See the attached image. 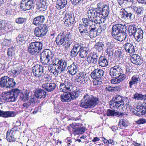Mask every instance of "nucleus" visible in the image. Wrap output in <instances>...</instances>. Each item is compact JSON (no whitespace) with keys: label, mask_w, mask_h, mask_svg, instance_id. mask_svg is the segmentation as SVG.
Wrapping results in <instances>:
<instances>
[{"label":"nucleus","mask_w":146,"mask_h":146,"mask_svg":"<svg viewBox=\"0 0 146 146\" xmlns=\"http://www.w3.org/2000/svg\"><path fill=\"white\" fill-rule=\"evenodd\" d=\"M88 19L84 18L82 19L83 24L88 23L92 25H96L98 23L104 22V20H102L101 18L100 12L95 8H90L87 11Z\"/></svg>","instance_id":"obj_1"},{"label":"nucleus","mask_w":146,"mask_h":146,"mask_svg":"<svg viewBox=\"0 0 146 146\" xmlns=\"http://www.w3.org/2000/svg\"><path fill=\"white\" fill-rule=\"evenodd\" d=\"M96 25H92L88 23L80 24L78 29L81 35L85 38L90 37V38L95 37L97 36V33L95 27Z\"/></svg>","instance_id":"obj_2"},{"label":"nucleus","mask_w":146,"mask_h":146,"mask_svg":"<svg viewBox=\"0 0 146 146\" xmlns=\"http://www.w3.org/2000/svg\"><path fill=\"white\" fill-rule=\"evenodd\" d=\"M98 101V98L96 97L86 94L81 100L80 106L85 109L91 108L96 105Z\"/></svg>","instance_id":"obj_3"},{"label":"nucleus","mask_w":146,"mask_h":146,"mask_svg":"<svg viewBox=\"0 0 146 146\" xmlns=\"http://www.w3.org/2000/svg\"><path fill=\"white\" fill-rule=\"evenodd\" d=\"M19 90L16 88L9 92H4L1 95V99L7 102H13L16 100Z\"/></svg>","instance_id":"obj_4"},{"label":"nucleus","mask_w":146,"mask_h":146,"mask_svg":"<svg viewBox=\"0 0 146 146\" xmlns=\"http://www.w3.org/2000/svg\"><path fill=\"white\" fill-rule=\"evenodd\" d=\"M105 72L102 69H96L94 70L90 74L92 78L95 80L93 84L97 86L101 84L102 81V78L104 77Z\"/></svg>","instance_id":"obj_5"},{"label":"nucleus","mask_w":146,"mask_h":146,"mask_svg":"<svg viewBox=\"0 0 146 146\" xmlns=\"http://www.w3.org/2000/svg\"><path fill=\"white\" fill-rule=\"evenodd\" d=\"M41 62L44 64H49L54 57L52 51L49 49H45L40 54Z\"/></svg>","instance_id":"obj_6"},{"label":"nucleus","mask_w":146,"mask_h":146,"mask_svg":"<svg viewBox=\"0 0 146 146\" xmlns=\"http://www.w3.org/2000/svg\"><path fill=\"white\" fill-rule=\"evenodd\" d=\"M42 46L43 44L41 42H32L28 47V51L32 55L37 54L40 51Z\"/></svg>","instance_id":"obj_7"},{"label":"nucleus","mask_w":146,"mask_h":146,"mask_svg":"<svg viewBox=\"0 0 146 146\" xmlns=\"http://www.w3.org/2000/svg\"><path fill=\"white\" fill-rule=\"evenodd\" d=\"M55 41L58 45H63L66 48H69L71 43L68 40L65 39V34L64 32L60 33L57 36Z\"/></svg>","instance_id":"obj_8"},{"label":"nucleus","mask_w":146,"mask_h":146,"mask_svg":"<svg viewBox=\"0 0 146 146\" xmlns=\"http://www.w3.org/2000/svg\"><path fill=\"white\" fill-rule=\"evenodd\" d=\"M73 85L68 80H65L63 82L60 83L59 86V90L61 92H66L73 90Z\"/></svg>","instance_id":"obj_9"},{"label":"nucleus","mask_w":146,"mask_h":146,"mask_svg":"<svg viewBox=\"0 0 146 146\" xmlns=\"http://www.w3.org/2000/svg\"><path fill=\"white\" fill-rule=\"evenodd\" d=\"M35 3L34 0H22L20 4V8L24 11L30 10L33 8Z\"/></svg>","instance_id":"obj_10"},{"label":"nucleus","mask_w":146,"mask_h":146,"mask_svg":"<svg viewBox=\"0 0 146 146\" xmlns=\"http://www.w3.org/2000/svg\"><path fill=\"white\" fill-rule=\"evenodd\" d=\"M48 27L46 26H44L40 28L38 27H36L34 31L35 35L38 37H42L45 35L47 33Z\"/></svg>","instance_id":"obj_11"},{"label":"nucleus","mask_w":146,"mask_h":146,"mask_svg":"<svg viewBox=\"0 0 146 146\" xmlns=\"http://www.w3.org/2000/svg\"><path fill=\"white\" fill-rule=\"evenodd\" d=\"M17 131V128L16 127H13L11 130L8 131L6 137L7 140L10 142L15 141L16 139L15 134Z\"/></svg>","instance_id":"obj_12"},{"label":"nucleus","mask_w":146,"mask_h":146,"mask_svg":"<svg viewBox=\"0 0 146 146\" xmlns=\"http://www.w3.org/2000/svg\"><path fill=\"white\" fill-rule=\"evenodd\" d=\"M83 46V45L81 43H76L74 44L71 51L70 56L73 57H76L79 54Z\"/></svg>","instance_id":"obj_13"},{"label":"nucleus","mask_w":146,"mask_h":146,"mask_svg":"<svg viewBox=\"0 0 146 146\" xmlns=\"http://www.w3.org/2000/svg\"><path fill=\"white\" fill-rule=\"evenodd\" d=\"M43 67L39 64H36L32 68V72L36 76L39 77L43 75Z\"/></svg>","instance_id":"obj_14"},{"label":"nucleus","mask_w":146,"mask_h":146,"mask_svg":"<svg viewBox=\"0 0 146 146\" xmlns=\"http://www.w3.org/2000/svg\"><path fill=\"white\" fill-rule=\"evenodd\" d=\"M122 69L119 66H115L111 68L110 70L109 74L111 77L114 78L117 77L119 74H122Z\"/></svg>","instance_id":"obj_15"},{"label":"nucleus","mask_w":146,"mask_h":146,"mask_svg":"<svg viewBox=\"0 0 146 146\" xmlns=\"http://www.w3.org/2000/svg\"><path fill=\"white\" fill-rule=\"evenodd\" d=\"M76 81L80 84H84L89 80V78L86 76V73L83 72H80L76 76Z\"/></svg>","instance_id":"obj_16"},{"label":"nucleus","mask_w":146,"mask_h":146,"mask_svg":"<svg viewBox=\"0 0 146 146\" xmlns=\"http://www.w3.org/2000/svg\"><path fill=\"white\" fill-rule=\"evenodd\" d=\"M73 125L72 124L70 125V126L72 128V131L75 135L82 134L86 131L85 128L83 126H79L78 123L76 124L74 127H73Z\"/></svg>","instance_id":"obj_17"},{"label":"nucleus","mask_w":146,"mask_h":146,"mask_svg":"<svg viewBox=\"0 0 146 146\" xmlns=\"http://www.w3.org/2000/svg\"><path fill=\"white\" fill-rule=\"evenodd\" d=\"M121 18L125 20H132L134 18V15L131 12L127 11L124 9H122L120 13Z\"/></svg>","instance_id":"obj_18"},{"label":"nucleus","mask_w":146,"mask_h":146,"mask_svg":"<svg viewBox=\"0 0 146 146\" xmlns=\"http://www.w3.org/2000/svg\"><path fill=\"white\" fill-rule=\"evenodd\" d=\"M48 5L47 0H40L36 4V8L40 11H43L46 9Z\"/></svg>","instance_id":"obj_19"},{"label":"nucleus","mask_w":146,"mask_h":146,"mask_svg":"<svg viewBox=\"0 0 146 146\" xmlns=\"http://www.w3.org/2000/svg\"><path fill=\"white\" fill-rule=\"evenodd\" d=\"M58 70L60 73L63 72L67 67V62L63 60H59L56 64Z\"/></svg>","instance_id":"obj_20"},{"label":"nucleus","mask_w":146,"mask_h":146,"mask_svg":"<svg viewBox=\"0 0 146 146\" xmlns=\"http://www.w3.org/2000/svg\"><path fill=\"white\" fill-rule=\"evenodd\" d=\"M130 57L131 62L134 64L140 65L143 62V60L137 54H133Z\"/></svg>","instance_id":"obj_21"},{"label":"nucleus","mask_w":146,"mask_h":146,"mask_svg":"<svg viewBox=\"0 0 146 146\" xmlns=\"http://www.w3.org/2000/svg\"><path fill=\"white\" fill-rule=\"evenodd\" d=\"M35 97H30L29 101L25 102L23 104V108L27 109L31 108L33 107L35 104Z\"/></svg>","instance_id":"obj_22"},{"label":"nucleus","mask_w":146,"mask_h":146,"mask_svg":"<svg viewBox=\"0 0 146 146\" xmlns=\"http://www.w3.org/2000/svg\"><path fill=\"white\" fill-rule=\"evenodd\" d=\"M42 88L48 92L53 91L56 88V84L53 83H48L43 84Z\"/></svg>","instance_id":"obj_23"},{"label":"nucleus","mask_w":146,"mask_h":146,"mask_svg":"<svg viewBox=\"0 0 146 146\" xmlns=\"http://www.w3.org/2000/svg\"><path fill=\"white\" fill-rule=\"evenodd\" d=\"M45 20V18L43 15H40L34 18L33 23L37 26L42 25Z\"/></svg>","instance_id":"obj_24"},{"label":"nucleus","mask_w":146,"mask_h":146,"mask_svg":"<svg viewBox=\"0 0 146 146\" xmlns=\"http://www.w3.org/2000/svg\"><path fill=\"white\" fill-rule=\"evenodd\" d=\"M143 32L141 28H139L133 36L136 41L141 42L143 38Z\"/></svg>","instance_id":"obj_25"},{"label":"nucleus","mask_w":146,"mask_h":146,"mask_svg":"<svg viewBox=\"0 0 146 146\" xmlns=\"http://www.w3.org/2000/svg\"><path fill=\"white\" fill-rule=\"evenodd\" d=\"M69 73L72 75H75L78 72V65L73 62L72 64L68 66L67 68Z\"/></svg>","instance_id":"obj_26"},{"label":"nucleus","mask_w":146,"mask_h":146,"mask_svg":"<svg viewBox=\"0 0 146 146\" xmlns=\"http://www.w3.org/2000/svg\"><path fill=\"white\" fill-rule=\"evenodd\" d=\"M16 115L15 112L14 111H4L0 110V117L4 118L13 117Z\"/></svg>","instance_id":"obj_27"},{"label":"nucleus","mask_w":146,"mask_h":146,"mask_svg":"<svg viewBox=\"0 0 146 146\" xmlns=\"http://www.w3.org/2000/svg\"><path fill=\"white\" fill-rule=\"evenodd\" d=\"M123 47L127 53L131 54L135 52L134 46L132 44L127 42L123 45Z\"/></svg>","instance_id":"obj_28"},{"label":"nucleus","mask_w":146,"mask_h":146,"mask_svg":"<svg viewBox=\"0 0 146 146\" xmlns=\"http://www.w3.org/2000/svg\"><path fill=\"white\" fill-rule=\"evenodd\" d=\"M46 92L44 90L41 89L36 90L35 92V95L37 98H45Z\"/></svg>","instance_id":"obj_29"},{"label":"nucleus","mask_w":146,"mask_h":146,"mask_svg":"<svg viewBox=\"0 0 146 146\" xmlns=\"http://www.w3.org/2000/svg\"><path fill=\"white\" fill-rule=\"evenodd\" d=\"M30 91L27 90H25L22 92H20L18 94L20 95V98L22 101L25 102L28 100L29 98V94Z\"/></svg>","instance_id":"obj_30"},{"label":"nucleus","mask_w":146,"mask_h":146,"mask_svg":"<svg viewBox=\"0 0 146 146\" xmlns=\"http://www.w3.org/2000/svg\"><path fill=\"white\" fill-rule=\"evenodd\" d=\"M104 7L103 8V9L101 11V12H100L101 17L103 16L102 17H104V18L102 19V20H104L105 18L108 17L110 12V9L109 5H105Z\"/></svg>","instance_id":"obj_31"},{"label":"nucleus","mask_w":146,"mask_h":146,"mask_svg":"<svg viewBox=\"0 0 146 146\" xmlns=\"http://www.w3.org/2000/svg\"><path fill=\"white\" fill-rule=\"evenodd\" d=\"M98 63L99 66L103 67H106L108 64L107 58L103 56L100 57L98 61Z\"/></svg>","instance_id":"obj_32"},{"label":"nucleus","mask_w":146,"mask_h":146,"mask_svg":"<svg viewBox=\"0 0 146 146\" xmlns=\"http://www.w3.org/2000/svg\"><path fill=\"white\" fill-rule=\"evenodd\" d=\"M60 96L61 101L64 102H69L71 101L70 94L69 92H64Z\"/></svg>","instance_id":"obj_33"},{"label":"nucleus","mask_w":146,"mask_h":146,"mask_svg":"<svg viewBox=\"0 0 146 146\" xmlns=\"http://www.w3.org/2000/svg\"><path fill=\"white\" fill-rule=\"evenodd\" d=\"M67 3L66 0H57L56 1V8L60 10L66 6Z\"/></svg>","instance_id":"obj_34"},{"label":"nucleus","mask_w":146,"mask_h":146,"mask_svg":"<svg viewBox=\"0 0 146 146\" xmlns=\"http://www.w3.org/2000/svg\"><path fill=\"white\" fill-rule=\"evenodd\" d=\"M48 70L50 72L53 73L55 75H57L58 73H60L56 64L55 63H54L49 66Z\"/></svg>","instance_id":"obj_35"},{"label":"nucleus","mask_w":146,"mask_h":146,"mask_svg":"<svg viewBox=\"0 0 146 146\" xmlns=\"http://www.w3.org/2000/svg\"><path fill=\"white\" fill-rule=\"evenodd\" d=\"M89 49L86 46H83L79 53V56L82 58L86 57L89 53Z\"/></svg>","instance_id":"obj_36"},{"label":"nucleus","mask_w":146,"mask_h":146,"mask_svg":"<svg viewBox=\"0 0 146 146\" xmlns=\"http://www.w3.org/2000/svg\"><path fill=\"white\" fill-rule=\"evenodd\" d=\"M140 81V79L138 76L136 75L133 76L131 78V80L129 82V87L131 88L133 85L137 84Z\"/></svg>","instance_id":"obj_37"},{"label":"nucleus","mask_w":146,"mask_h":146,"mask_svg":"<svg viewBox=\"0 0 146 146\" xmlns=\"http://www.w3.org/2000/svg\"><path fill=\"white\" fill-rule=\"evenodd\" d=\"M6 80L7 82V88H11L15 87L16 84V83L15 82L14 79L10 78L7 76H6Z\"/></svg>","instance_id":"obj_38"},{"label":"nucleus","mask_w":146,"mask_h":146,"mask_svg":"<svg viewBox=\"0 0 146 146\" xmlns=\"http://www.w3.org/2000/svg\"><path fill=\"white\" fill-rule=\"evenodd\" d=\"M138 28H137L135 25H130L128 28L129 33L131 36H133L135 32L137 31Z\"/></svg>","instance_id":"obj_39"},{"label":"nucleus","mask_w":146,"mask_h":146,"mask_svg":"<svg viewBox=\"0 0 146 146\" xmlns=\"http://www.w3.org/2000/svg\"><path fill=\"white\" fill-rule=\"evenodd\" d=\"M81 93V92L79 90H76L72 92H70L71 101L76 99L80 95Z\"/></svg>","instance_id":"obj_40"},{"label":"nucleus","mask_w":146,"mask_h":146,"mask_svg":"<svg viewBox=\"0 0 146 146\" xmlns=\"http://www.w3.org/2000/svg\"><path fill=\"white\" fill-rule=\"evenodd\" d=\"M115 39L119 41L122 42L125 40L126 38V33H120L119 35L113 36Z\"/></svg>","instance_id":"obj_41"},{"label":"nucleus","mask_w":146,"mask_h":146,"mask_svg":"<svg viewBox=\"0 0 146 146\" xmlns=\"http://www.w3.org/2000/svg\"><path fill=\"white\" fill-rule=\"evenodd\" d=\"M123 100L122 97L119 95H117L114 97L112 98V100L113 101L116 102L119 104H121V106L123 103Z\"/></svg>","instance_id":"obj_42"},{"label":"nucleus","mask_w":146,"mask_h":146,"mask_svg":"<svg viewBox=\"0 0 146 146\" xmlns=\"http://www.w3.org/2000/svg\"><path fill=\"white\" fill-rule=\"evenodd\" d=\"M120 34L118 24L114 25L112 29L111 34L113 36L118 35Z\"/></svg>","instance_id":"obj_43"},{"label":"nucleus","mask_w":146,"mask_h":146,"mask_svg":"<svg viewBox=\"0 0 146 146\" xmlns=\"http://www.w3.org/2000/svg\"><path fill=\"white\" fill-rule=\"evenodd\" d=\"M26 37L21 35H19L16 38V41L19 44L22 45L25 42Z\"/></svg>","instance_id":"obj_44"},{"label":"nucleus","mask_w":146,"mask_h":146,"mask_svg":"<svg viewBox=\"0 0 146 146\" xmlns=\"http://www.w3.org/2000/svg\"><path fill=\"white\" fill-rule=\"evenodd\" d=\"M106 114L108 116H115L118 117L120 115L121 113L117 112L115 111L108 109L107 110Z\"/></svg>","instance_id":"obj_45"},{"label":"nucleus","mask_w":146,"mask_h":146,"mask_svg":"<svg viewBox=\"0 0 146 146\" xmlns=\"http://www.w3.org/2000/svg\"><path fill=\"white\" fill-rule=\"evenodd\" d=\"M6 76L2 77L0 79V86L2 88H7V82Z\"/></svg>","instance_id":"obj_46"},{"label":"nucleus","mask_w":146,"mask_h":146,"mask_svg":"<svg viewBox=\"0 0 146 146\" xmlns=\"http://www.w3.org/2000/svg\"><path fill=\"white\" fill-rule=\"evenodd\" d=\"M114 56L115 57V58L117 59L118 60L122 59L123 57L122 52L121 50L115 51Z\"/></svg>","instance_id":"obj_47"},{"label":"nucleus","mask_w":146,"mask_h":146,"mask_svg":"<svg viewBox=\"0 0 146 146\" xmlns=\"http://www.w3.org/2000/svg\"><path fill=\"white\" fill-rule=\"evenodd\" d=\"M124 101H123V103L121 107V108L123 109V107L126 106V108L131 107V100L130 99H126L124 100Z\"/></svg>","instance_id":"obj_48"},{"label":"nucleus","mask_w":146,"mask_h":146,"mask_svg":"<svg viewBox=\"0 0 146 146\" xmlns=\"http://www.w3.org/2000/svg\"><path fill=\"white\" fill-rule=\"evenodd\" d=\"M118 3L121 6L127 5L128 3L131 2L133 0H117Z\"/></svg>","instance_id":"obj_49"},{"label":"nucleus","mask_w":146,"mask_h":146,"mask_svg":"<svg viewBox=\"0 0 146 146\" xmlns=\"http://www.w3.org/2000/svg\"><path fill=\"white\" fill-rule=\"evenodd\" d=\"M118 24L120 33H126V26L120 24Z\"/></svg>","instance_id":"obj_50"},{"label":"nucleus","mask_w":146,"mask_h":146,"mask_svg":"<svg viewBox=\"0 0 146 146\" xmlns=\"http://www.w3.org/2000/svg\"><path fill=\"white\" fill-rule=\"evenodd\" d=\"M133 98L137 100H143L145 99L146 95L138 93H135L133 95Z\"/></svg>","instance_id":"obj_51"},{"label":"nucleus","mask_w":146,"mask_h":146,"mask_svg":"<svg viewBox=\"0 0 146 146\" xmlns=\"http://www.w3.org/2000/svg\"><path fill=\"white\" fill-rule=\"evenodd\" d=\"M104 44L102 42H99L96 43V50L99 52H101L103 50Z\"/></svg>","instance_id":"obj_52"},{"label":"nucleus","mask_w":146,"mask_h":146,"mask_svg":"<svg viewBox=\"0 0 146 146\" xmlns=\"http://www.w3.org/2000/svg\"><path fill=\"white\" fill-rule=\"evenodd\" d=\"M133 9L136 12L137 15H139L143 13V7L139 6H133Z\"/></svg>","instance_id":"obj_53"},{"label":"nucleus","mask_w":146,"mask_h":146,"mask_svg":"<svg viewBox=\"0 0 146 146\" xmlns=\"http://www.w3.org/2000/svg\"><path fill=\"white\" fill-rule=\"evenodd\" d=\"M110 108L112 109H114L115 108L117 109L118 108H119L121 106V104H119L116 102L113 101L112 100L110 102Z\"/></svg>","instance_id":"obj_54"},{"label":"nucleus","mask_w":146,"mask_h":146,"mask_svg":"<svg viewBox=\"0 0 146 146\" xmlns=\"http://www.w3.org/2000/svg\"><path fill=\"white\" fill-rule=\"evenodd\" d=\"M27 19L25 18L19 17L17 18L15 20V22L17 24H23L26 22Z\"/></svg>","instance_id":"obj_55"},{"label":"nucleus","mask_w":146,"mask_h":146,"mask_svg":"<svg viewBox=\"0 0 146 146\" xmlns=\"http://www.w3.org/2000/svg\"><path fill=\"white\" fill-rule=\"evenodd\" d=\"M70 19L75 20L73 14L70 11L67 12L65 14L64 19Z\"/></svg>","instance_id":"obj_56"},{"label":"nucleus","mask_w":146,"mask_h":146,"mask_svg":"<svg viewBox=\"0 0 146 146\" xmlns=\"http://www.w3.org/2000/svg\"><path fill=\"white\" fill-rule=\"evenodd\" d=\"M64 24L66 26L70 27L73 23L74 20L70 19H64Z\"/></svg>","instance_id":"obj_57"},{"label":"nucleus","mask_w":146,"mask_h":146,"mask_svg":"<svg viewBox=\"0 0 146 146\" xmlns=\"http://www.w3.org/2000/svg\"><path fill=\"white\" fill-rule=\"evenodd\" d=\"M119 125L120 127L123 126L126 127L128 125V123L127 121L125 120L121 119H120L119 121Z\"/></svg>","instance_id":"obj_58"},{"label":"nucleus","mask_w":146,"mask_h":146,"mask_svg":"<svg viewBox=\"0 0 146 146\" xmlns=\"http://www.w3.org/2000/svg\"><path fill=\"white\" fill-rule=\"evenodd\" d=\"M114 50V49H106V52L107 53L109 58L110 59L112 58Z\"/></svg>","instance_id":"obj_59"},{"label":"nucleus","mask_w":146,"mask_h":146,"mask_svg":"<svg viewBox=\"0 0 146 146\" xmlns=\"http://www.w3.org/2000/svg\"><path fill=\"white\" fill-rule=\"evenodd\" d=\"M86 60L88 63L94 64H96L98 61V58H90V57L87 58Z\"/></svg>","instance_id":"obj_60"},{"label":"nucleus","mask_w":146,"mask_h":146,"mask_svg":"<svg viewBox=\"0 0 146 146\" xmlns=\"http://www.w3.org/2000/svg\"><path fill=\"white\" fill-rule=\"evenodd\" d=\"M117 78L118 81L119 83L124 80L126 78V75L124 74H119L116 77Z\"/></svg>","instance_id":"obj_61"},{"label":"nucleus","mask_w":146,"mask_h":146,"mask_svg":"<svg viewBox=\"0 0 146 146\" xmlns=\"http://www.w3.org/2000/svg\"><path fill=\"white\" fill-rule=\"evenodd\" d=\"M72 3L74 5L79 6L83 3V0H70Z\"/></svg>","instance_id":"obj_62"},{"label":"nucleus","mask_w":146,"mask_h":146,"mask_svg":"<svg viewBox=\"0 0 146 146\" xmlns=\"http://www.w3.org/2000/svg\"><path fill=\"white\" fill-rule=\"evenodd\" d=\"M7 54L9 58L12 59L11 57L14 56L15 53L12 48L8 49L7 50Z\"/></svg>","instance_id":"obj_63"},{"label":"nucleus","mask_w":146,"mask_h":146,"mask_svg":"<svg viewBox=\"0 0 146 146\" xmlns=\"http://www.w3.org/2000/svg\"><path fill=\"white\" fill-rule=\"evenodd\" d=\"M88 57H90V58H98L99 57V54L97 52H91L89 54Z\"/></svg>","instance_id":"obj_64"}]
</instances>
